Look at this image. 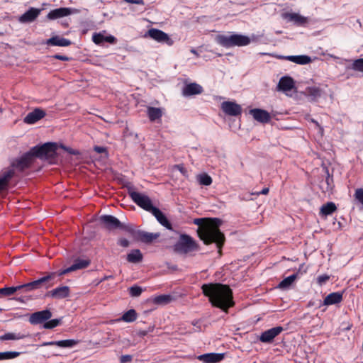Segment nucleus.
<instances>
[{"mask_svg":"<svg viewBox=\"0 0 363 363\" xmlns=\"http://www.w3.org/2000/svg\"><path fill=\"white\" fill-rule=\"evenodd\" d=\"M222 223V220L218 218L194 220L195 224L201 225L197 230L199 238L207 245L215 243L220 255L225 242V235L219 229Z\"/></svg>","mask_w":363,"mask_h":363,"instance_id":"nucleus-1","label":"nucleus"},{"mask_svg":"<svg viewBox=\"0 0 363 363\" xmlns=\"http://www.w3.org/2000/svg\"><path fill=\"white\" fill-rule=\"evenodd\" d=\"M201 289L213 307L228 312L235 304L233 291L228 285L220 283L204 284L201 286Z\"/></svg>","mask_w":363,"mask_h":363,"instance_id":"nucleus-2","label":"nucleus"},{"mask_svg":"<svg viewBox=\"0 0 363 363\" xmlns=\"http://www.w3.org/2000/svg\"><path fill=\"white\" fill-rule=\"evenodd\" d=\"M57 144L48 142L41 145H35L30 149L34 158L48 162L49 164H55L57 160Z\"/></svg>","mask_w":363,"mask_h":363,"instance_id":"nucleus-3","label":"nucleus"},{"mask_svg":"<svg viewBox=\"0 0 363 363\" xmlns=\"http://www.w3.org/2000/svg\"><path fill=\"white\" fill-rule=\"evenodd\" d=\"M216 40L219 45L225 48L245 46L250 43V38L241 34L218 35L216 37Z\"/></svg>","mask_w":363,"mask_h":363,"instance_id":"nucleus-4","label":"nucleus"},{"mask_svg":"<svg viewBox=\"0 0 363 363\" xmlns=\"http://www.w3.org/2000/svg\"><path fill=\"white\" fill-rule=\"evenodd\" d=\"M55 277V273H49L47 276L41 277L37 280L26 283L24 284L18 285V289L19 291L28 292L34 290L40 289L43 287L49 289L53 285L52 281Z\"/></svg>","mask_w":363,"mask_h":363,"instance_id":"nucleus-5","label":"nucleus"},{"mask_svg":"<svg viewBox=\"0 0 363 363\" xmlns=\"http://www.w3.org/2000/svg\"><path fill=\"white\" fill-rule=\"evenodd\" d=\"M128 190V194L138 206L145 210L146 211L151 212L155 207L153 206L151 199L147 195L140 194L135 191V187L130 183L125 185Z\"/></svg>","mask_w":363,"mask_h":363,"instance_id":"nucleus-6","label":"nucleus"},{"mask_svg":"<svg viewBox=\"0 0 363 363\" xmlns=\"http://www.w3.org/2000/svg\"><path fill=\"white\" fill-rule=\"evenodd\" d=\"M173 250L179 254H187L198 250L199 245L190 235L181 234L178 241L174 245Z\"/></svg>","mask_w":363,"mask_h":363,"instance_id":"nucleus-7","label":"nucleus"},{"mask_svg":"<svg viewBox=\"0 0 363 363\" xmlns=\"http://www.w3.org/2000/svg\"><path fill=\"white\" fill-rule=\"evenodd\" d=\"M35 160L32 155L30 150L24 153L21 157L15 158L11 162V166L14 169L23 172L29 169L33 164Z\"/></svg>","mask_w":363,"mask_h":363,"instance_id":"nucleus-8","label":"nucleus"},{"mask_svg":"<svg viewBox=\"0 0 363 363\" xmlns=\"http://www.w3.org/2000/svg\"><path fill=\"white\" fill-rule=\"evenodd\" d=\"M102 227L108 230L122 229L128 230V227L123 225L117 218L111 215H103L99 218Z\"/></svg>","mask_w":363,"mask_h":363,"instance_id":"nucleus-9","label":"nucleus"},{"mask_svg":"<svg viewBox=\"0 0 363 363\" xmlns=\"http://www.w3.org/2000/svg\"><path fill=\"white\" fill-rule=\"evenodd\" d=\"M52 315V312L49 309L37 311L30 315L29 322L34 325L44 324Z\"/></svg>","mask_w":363,"mask_h":363,"instance_id":"nucleus-10","label":"nucleus"},{"mask_svg":"<svg viewBox=\"0 0 363 363\" xmlns=\"http://www.w3.org/2000/svg\"><path fill=\"white\" fill-rule=\"evenodd\" d=\"M148 35L159 43H166L167 45L171 46L173 45L174 41L169 35L164 31L157 29L151 28L147 31Z\"/></svg>","mask_w":363,"mask_h":363,"instance_id":"nucleus-11","label":"nucleus"},{"mask_svg":"<svg viewBox=\"0 0 363 363\" xmlns=\"http://www.w3.org/2000/svg\"><path fill=\"white\" fill-rule=\"evenodd\" d=\"M284 330L283 327L277 326L262 333L259 340L263 343H271Z\"/></svg>","mask_w":363,"mask_h":363,"instance_id":"nucleus-12","label":"nucleus"},{"mask_svg":"<svg viewBox=\"0 0 363 363\" xmlns=\"http://www.w3.org/2000/svg\"><path fill=\"white\" fill-rule=\"evenodd\" d=\"M221 108L225 114L231 116H238L242 113L241 106L233 101L223 102Z\"/></svg>","mask_w":363,"mask_h":363,"instance_id":"nucleus-13","label":"nucleus"},{"mask_svg":"<svg viewBox=\"0 0 363 363\" xmlns=\"http://www.w3.org/2000/svg\"><path fill=\"white\" fill-rule=\"evenodd\" d=\"M41 11V9L30 7L18 18V21L21 23L33 22L39 16Z\"/></svg>","mask_w":363,"mask_h":363,"instance_id":"nucleus-14","label":"nucleus"},{"mask_svg":"<svg viewBox=\"0 0 363 363\" xmlns=\"http://www.w3.org/2000/svg\"><path fill=\"white\" fill-rule=\"evenodd\" d=\"M90 262H90L89 259H77L76 260H74V264L72 265H71L69 267H68L67 269H62V270H60L58 272V275L59 276H62V275H65V274H68L69 272L76 271L77 269H85V268H86L87 267L89 266Z\"/></svg>","mask_w":363,"mask_h":363,"instance_id":"nucleus-15","label":"nucleus"},{"mask_svg":"<svg viewBox=\"0 0 363 363\" xmlns=\"http://www.w3.org/2000/svg\"><path fill=\"white\" fill-rule=\"evenodd\" d=\"M46 115L44 110L40 108H35L33 111L28 113L23 118V122L26 124H34Z\"/></svg>","mask_w":363,"mask_h":363,"instance_id":"nucleus-16","label":"nucleus"},{"mask_svg":"<svg viewBox=\"0 0 363 363\" xmlns=\"http://www.w3.org/2000/svg\"><path fill=\"white\" fill-rule=\"evenodd\" d=\"M69 294V287L67 286H62L48 291L45 294V296H49L57 299H62L68 297Z\"/></svg>","mask_w":363,"mask_h":363,"instance_id":"nucleus-17","label":"nucleus"},{"mask_svg":"<svg viewBox=\"0 0 363 363\" xmlns=\"http://www.w3.org/2000/svg\"><path fill=\"white\" fill-rule=\"evenodd\" d=\"M342 301V293L341 292H333L328 294L324 299L323 302L321 300H318V308L322 306H330L337 304Z\"/></svg>","mask_w":363,"mask_h":363,"instance_id":"nucleus-18","label":"nucleus"},{"mask_svg":"<svg viewBox=\"0 0 363 363\" xmlns=\"http://www.w3.org/2000/svg\"><path fill=\"white\" fill-rule=\"evenodd\" d=\"M73 13L71 8L61 7L50 11L48 15L47 18L48 20H55L59 18L67 16Z\"/></svg>","mask_w":363,"mask_h":363,"instance_id":"nucleus-19","label":"nucleus"},{"mask_svg":"<svg viewBox=\"0 0 363 363\" xmlns=\"http://www.w3.org/2000/svg\"><path fill=\"white\" fill-rule=\"evenodd\" d=\"M250 114L255 120L262 123H269L271 120L270 114L265 110L260 108H254L250 110Z\"/></svg>","mask_w":363,"mask_h":363,"instance_id":"nucleus-20","label":"nucleus"},{"mask_svg":"<svg viewBox=\"0 0 363 363\" xmlns=\"http://www.w3.org/2000/svg\"><path fill=\"white\" fill-rule=\"evenodd\" d=\"M203 87L195 82L186 84L182 89V94L184 96L200 94L203 92Z\"/></svg>","mask_w":363,"mask_h":363,"instance_id":"nucleus-21","label":"nucleus"},{"mask_svg":"<svg viewBox=\"0 0 363 363\" xmlns=\"http://www.w3.org/2000/svg\"><path fill=\"white\" fill-rule=\"evenodd\" d=\"M282 16L288 21L294 22V23L298 26H303L308 22L306 17L296 13H284Z\"/></svg>","mask_w":363,"mask_h":363,"instance_id":"nucleus-22","label":"nucleus"},{"mask_svg":"<svg viewBox=\"0 0 363 363\" xmlns=\"http://www.w3.org/2000/svg\"><path fill=\"white\" fill-rule=\"evenodd\" d=\"M198 359L205 363H217L224 358L223 353H206L199 355Z\"/></svg>","mask_w":363,"mask_h":363,"instance_id":"nucleus-23","label":"nucleus"},{"mask_svg":"<svg viewBox=\"0 0 363 363\" xmlns=\"http://www.w3.org/2000/svg\"><path fill=\"white\" fill-rule=\"evenodd\" d=\"M78 343V340L69 339L59 341L44 342L38 347L56 345L60 347H72Z\"/></svg>","mask_w":363,"mask_h":363,"instance_id":"nucleus-24","label":"nucleus"},{"mask_svg":"<svg viewBox=\"0 0 363 363\" xmlns=\"http://www.w3.org/2000/svg\"><path fill=\"white\" fill-rule=\"evenodd\" d=\"M294 88V80L290 77H282L278 83L279 91H289Z\"/></svg>","mask_w":363,"mask_h":363,"instance_id":"nucleus-25","label":"nucleus"},{"mask_svg":"<svg viewBox=\"0 0 363 363\" xmlns=\"http://www.w3.org/2000/svg\"><path fill=\"white\" fill-rule=\"evenodd\" d=\"M157 220V221L164 227H165L168 230H172V226L171 223L167 218L165 215L157 207H155L150 212Z\"/></svg>","mask_w":363,"mask_h":363,"instance_id":"nucleus-26","label":"nucleus"},{"mask_svg":"<svg viewBox=\"0 0 363 363\" xmlns=\"http://www.w3.org/2000/svg\"><path fill=\"white\" fill-rule=\"evenodd\" d=\"M46 44L52 46L67 47L72 44V41L69 39L55 35L47 40Z\"/></svg>","mask_w":363,"mask_h":363,"instance_id":"nucleus-27","label":"nucleus"},{"mask_svg":"<svg viewBox=\"0 0 363 363\" xmlns=\"http://www.w3.org/2000/svg\"><path fill=\"white\" fill-rule=\"evenodd\" d=\"M279 58L287 60L298 65H307L311 62V58L308 55H289L279 56Z\"/></svg>","mask_w":363,"mask_h":363,"instance_id":"nucleus-28","label":"nucleus"},{"mask_svg":"<svg viewBox=\"0 0 363 363\" xmlns=\"http://www.w3.org/2000/svg\"><path fill=\"white\" fill-rule=\"evenodd\" d=\"M138 236L139 240L144 243L150 244L153 240L157 239L160 236V233H148L145 231L138 230Z\"/></svg>","mask_w":363,"mask_h":363,"instance_id":"nucleus-29","label":"nucleus"},{"mask_svg":"<svg viewBox=\"0 0 363 363\" xmlns=\"http://www.w3.org/2000/svg\"><path fill=\"white\" fill-rule=\"evenodd\" d=\"M14 169L4 172L0 177V192L7 189L9 181L14 176Z\"/></svg>","mask_w":363,"mask_h":363,"instance_id":"nucleus-30","label":"nucleus"},{"mask_svg":"<svg viewBox=\"0 0 363 363\" xmlns=\"http://www.w3.org/2000/svg\"><path fill=\"white\" fill-rule=\"evenodd\" d=\"M30 337V335L27 333H6L0 336V341L5 340H18L21 339H24L26 337Z\"/></svg>","mask_w":363,"mask_h":363,"instance_id":"nucleus-31","label":"nucleus"},{"mask_svg":"<svg viewBox=\"0 0 363 363\" xmlns=\"http://www.w3.org/2000/svg\"><path fill=\"white\" fill-rule=\"evenodd\" d=\"M143 255L140 250L135 249L132 250L126 257V259L128 262L133 264L140 263L143 261Z\"/></svg>","mask_w":363,"mask_h":363,"instance_id":"nucleus-32","label":"nucleus"},{"mask_svg":"<svg viewBox=\"0 0 363 363\" xmlns=\"http://www.w3.org/2000/svg\"><path fill=\"white\" fill-rule=\"evenodd\" d=\"M337 210V206L333 202H328L325 204H323L320 210V216H328L332 215Z\"/></svg>","mask_w":363,"mask_h":363,"instance_id":"nucleus-33","label":"nucleus"},{"mask_svg":"<svg viewBox=\"0 0 363 363\" xmlns=\"http://www.w3.org/2000/svg\"><path fill=\"white\" fill-rule=\"evenodd\" d=\"M147 113L150 121L152 122L160 119L162 116V111L160 108L150 106L147 108Z\"/></svg>","mask_w":363,"mask_h":363,"instance_id":"nucleus-34","label":"nucleus"},{"mask_svg":"<svg viewBox=\"0 0 363 363\" xmlns=\"http://www.w3.org/2000/svg\"><path fill=\"white\" fill-rule=\"evenodd\" d=\"M298 278V274H294L285 279H284L278 285V288L281 289H289L294 281Z\"/></svg>","mask_w":363,"mask_h":363,"instance_id":"nucleus-35","label":"nucleus"},{"mask_svg":"<svg viewBox=\"0 0 363 363\" xmlns=\"http://www.w3.org/2000/svg\"><path fill=\"white\" fill-rule=\"evenodd\" d=\"M173 300V297L169 294H162L153 298V303L157 305H166Z\"/></svg>","mask_w":363,"mask_h":363,"instance_id":"nucleus-36","label":"nucleus"},{"mask_svg":"<svg viewBox=\"0 0 363 363\" xmlns=\"http://www.w3.org/2000/svg\"><path fill=\"white\" fill-rule=\"evenodd\" d=\"M136 318L137 313L135 310L130 309L126 311L118 320H121L127 323H131L135 321Z\"/></svg>","mask_w":363,"mask_h":363,"instance_id":"nucleus-37","label":"nucleus"},{"mask_svg":"<svg viewBox=\"0 0 363 363\" xmlns=\"http://www.w3.org/2000/svg\"><path fill=\"white\" fill-rule=\"evenodd\" d=\"M19 291L18 289V286H10V287H4L0 289V296H10L14 294L16 292Z\"/></svg>","mask_w":363,"mask_h":363,"instance_id":"nucleus-38","label":"nucleus"},{"mask_svg":"<svg viewBox=\"0 0 363 363\" xmlns=\"http://www.w3.org/2000/svg\"><path fill=\"white\" fill-rule=\"evenodd\" d=\"M62 318L48 320L43 325L44 329H53L60 325L62 323Z\"/></svg>","mask_w":363,"mask_h":363,"instance_id":"nucleus-39","label":"nucleus"},{"mask_svg":"<svg viewBox=\"0 0 363 363\" xmlns=\"http://www.w3.org/2000/svg\"><path fill=\"white\" fill-rule=\"evenodd\" d=\"M197 180L201 185L209 186L212 184L211 177L206 173L200 174L197 176Z\"/></svg>","mask_w":363,"mask_h":363,"instance_id":"nucleus-40","label":"nucleus"},{"mask_svg":"<svg viewBox=\"0 0 363 363\" xmlns=\"http://www.w3.org/2000/svg\"><path fill=\"white\" fill-rule=\"evenodd\" d=\"M306 90L308 94L312 96L313 99H316L322 95V90L318 86H310Z\"/></svg>","mask_w":363,"mask_h":363,"instance_id":"nucleus-41","label":"nucleus"},{"mask_svg":"<svg viewBox=\"0 0 363 363\" xmlns=\"http://www.w3.org/2000/svg\"><path fill=\"white\" fill-rule=\"evenodd\" d=\"M19 355H20V352H12V351L2 352H0V360L14 359V358L18 357Z\"/></svg>","mask_w":363,"mask_h":363,"instance_id":"nucleus-42","label":"nucleus"},{"mask_svg":"<svg viewBox=\"0 0 363 363\" xmlns=\"http://www.w3.org/2000/svg\"><path fill=\"white\" fill-rule=\"evenodd\" d=\"M351 68L355 71L363 72V58L354 60Z\"/></svg>","mask_w":363,"mask_h":363,"instance_id":"nucleus-43","label":"nucleus"},{"mask_svg":"<svg viewBox=\"0 0 363 363\" xmlns=\"http://www.w3.org/2000/svg\"><path fill=\"white\" fill-rule=\"evenodd\" d=\"M143 292V289L140 286L134 285L129 288L130 295L133 297H138L140 296Z\"/></svg>","mask_w":363,"mask_h":363,"instance_id":"nucleus-44","label":"nucleus"},{"mask_svg":"<svg viewBox=\"0 0 363 363\" xmlns=\"http://www.w3.org/2000/svg\"><path fill=\"white\" fill-rule=\"evenodd\" d=\"M155 329V325H150L147 328V330H139L136 331V335H138L140 337H143L150 333L153 332Z\"/></svg>","mask_w":363,"mask_h":363,"instance_id":"nucleus-45","label":"nucleus"},{"mask_svg":"<svg viewBox=\"0 0 363 363\" xmlns=\"http://www.w3.org/2000/svg\"><path fill=\"white\" fill-rule=\"evenodd\" d=\"M104 37L101 33H95L92 36V40L94 43L100 45L104 42Z\"/></svg>","mask_w":363,"mask_h":363,"instance_id":"nucleus-46","label":"nucleus"},{"mask_svg":"<svg viewBox=\"0 0 363 363\" xmlns=\"http://www.w3.org/2000/svg\"><path fill=\"white\" fill-rule=\"evenodd\" d=\"M330 279V276L328 274H322L318 277L317 278V283L322 286L323 284H325L328 280Z\"/></svg>","mask_w":363,"mask_h":363,"instance_id":"nucleus-47","label":"nucleus"},{"mask_svg":"<svg viewBox=\"0 0 363 363\" xmlns=\"http://www.w3.org/2000/svg\"><path fill=\"white\" fill-rule=\"evenodd\" d=\"M355 197L363 205V189H357L355 191Z\"/></svg>","mask_w":363,"mask_h":363,"instance_id":"nucleus-48","label":"nucleus"},{"mask_svg":"<svg viewBox=\"0 0 363 363\" xmlns=\"http://www.w3.org/2000/svg\"><path fill=\"white\" fill-rule=\"evenodd\" d=\"M175 168L178 169L182 173V175H184V177H188V171L184 167L183 164L175 165Z\"/></svg>","mask_w":363,"mask_h":363,"instance_id":"nucleus-49","label":"nucleus"},{"mask_svg":"<svg viewBox=\"0 0 363 363\" xmlns=\"http://www.w3.org/2000/svg\"><path fill=\"white\" fill-rule=\"evenodd\" d=\"M132 359H133V356L130 355V354L122 355L120 357L121 363L130 362L132 361Z\"/></svg>","mask_w":363,"mask_h":363,"instance_id":"nucleus-50","label":"nucleus"},{"mask_svg":"<svg viewBox=\"0 0 363 363\" xmlns=\"http://www.w3.org/2000/svg\"><path fill=\"white\" fill-rule=\"evenodd\" d=\"M118 244L123 247H128L130 245V242L128 240L125 238H121L118 241Z\"/></svg>","mask_w":363,"mask_h":363,"instance_id":"nucleus-51","label":"nucleus"},{"mask_svg":"<svg viewBox=\"0 0 363 363\" xmlns=\"http://www.w3.org/2000/svg\"><path fill=\"white\" fill-rule=\"evenodd\" d=\"M52 57L55 58V59H57V60H62V61H69L70 60V58L68 57L67 56L61 55H59V54H56V55L52 56Z\"/></svg>","mask_w":363,"mask_h":363,"instance_id":"nucleus-52","label":"nucleus"},{"mask_svg":"<svg viewBox=\"0 0 363 363\" xmlns=\"http://www.w3.org/2000/svg\"><path fill=\"white\" fill-rule=\"evenodd\" d=\"M104 42H107L111 44H114L116 42V38L113 35H108L104 37Z\"/></svg>","mask_w":363,"mask_h":363,"instance_id":"nucleus-53","label":"nucleus"},{"mask_svg":"<svg viewBox=\"0 0 363 363\" xmlns=\"http://www.w3.org/2000/svg\"><path fill=\"white\" fill-rule=\"evenodd\" d=\"M127 3L135 4L138 5H144L145 2L143 0H123Z\"/></svg>","mask_w":363,"mask_h":363,"instance_id":"nucleus-54","label":"nucleus"},{"mask_svg":"<svg viewBox=\"0 0 363 363\" xmlns=\"http://www.w3.org/2000/svg\"><path fill=\"white\" fill-rule=\"evenodd\" d=\"M304 267V264H301L298 269V271L295 274H298V277H299L301 275H303L304 273L306 272V269H303Z\"/></svg>","mask_w":363,"mask_h":363,"instance_id":"nucleus-55","label":"nucleus"},{"mask_svg":"<svg viewBox=\"0 0 363 363\" xmlns=\"http://www.w3.org/2000/svg\"><path fill=\"white\" fill-rule=\"evenodd\" d=\"M94 150L97 152V153H104L106 151V149L104 147H101V146H95Z\"/></svg>","mask_w":363,"mask_h":363,"instance_id":"nucleus-56","label":"nucleus"},{"mask_svg":"<svg viewBox=\"0 0 363 363\" xmlns=\"http://www.w3.org/2000/svg\"><path fill=\"white\" fill-rule=\"evenodd\" d=\"M269 193V189L268 188H264L258 194H267Z\"/></svg>","mask_w":363,"mask_h":363,"instance_id":"nucleus-57","label":"nucleus"},{"mask_svg":"<svg viewBox=\"0 0 363 363\" xmlns=\"http://www.w3.org/2000/svg\"><path fill=\"white\" fill-rule=\"evenodd\" d=\"M313 304H314V303H313V302H312V301H310V302L308 303V306H313Z\"/></svg>","mask_w":363,"mask_h":363,"instance_id":"nucleus-58","label":"nucleus"},{"mask_svg":"<svg viewBox=\"0 0 363 363\" xmlns=\"http://www.w3.org/2000/svg\"><path fill=\"white\" fill-rule=\"evenodd\" d=\"M111 277H112V276L106 277H105V279H110V278H111Z\"/></svg>","mask_w":363,"mask_h":363,"instance_id":"nucleus-59","label":"nucleus"},{"mask_svg":"<svg viewBox=\"0 0 363 363\" xmlns=\"http://www.w3.org/2000/svg\"><path fill=\"white\" fill-rule=\"evenodd\" d=\"M191 52L195 53V54L196 53V50L194 49L191 50Z\"/></svg>","mask_w":363,"mask_h":363,"instance_id":"nucleus-60","label":"nucleus"},{"mask_svg":"<svg viewBox=\"0 0 363 363\" xmlns=\"http://www.w3.org/2000/svg\"><path fill=\"white\" fill-rule=\"evenodd\" d=\"M329 179H330V177H328L326 179V182H327V183H328V184L329 183Z\"/></svg>","mask_w":363,"mask_h":363,"instance_id":"nucleus-61","label":"nucleus"},{"mask_svg":"<svg viewBox=\"0 0 363 363\" xmlns=\"http://www.w3.org/2000/svg\"><path fill=\"white\" fill-rule=\"evenodd\" d=\"M18 300L21 301V302H23V300H21V298H18Z\"/></svg>","mask_w":363,"mask_h":363,"instance_id":"nucleus-62","label":"nucleus"},{"mask_svg":"<svg viewBox=\"0 0 363 363\" xmlns=\"http://www.w3.org/2000/svg\"><path fill=\"white\" fill-rule=\"evenodd\" d=\"M18 300L21 301V302H23V300H21V298H18Z\"/></svg>","mask_w":363,"mask_h":363,"instance_id":"nucleus-63","label":"nucleus"}]
</instances>
